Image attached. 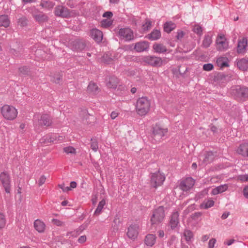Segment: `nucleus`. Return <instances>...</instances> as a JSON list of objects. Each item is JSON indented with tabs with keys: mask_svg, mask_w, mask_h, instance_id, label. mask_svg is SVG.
I'll list each match as a JSON object with an SVG mask.
<instances>
[{
	"mask_svg": "<svg viewBox=\"0 0 248 248\" xmlns=\"http://www.w3.org/2000/svg\"><path fill=\"white\" fill-rule=\"evenodd\" d=\"M150 135V140L153 143L160 142L162 138L168 132L167 128H163L159 124L153 125Z\"/></svg>",
	"mask_w": 248,
	"mask_h": 248,
	"instance_id": "f257e3e1",
	"label": "nucleus"
},
{
	"mask_svg": "<svg viewBox=\"0 0 248 248\" xmlns=\"http://www.w3.org/2000/svg\"><path fill=\"white\" fill-rule=\"evenodd\" d=\"M232 94L237 101L244 102L248 99V88L236 85L232 89Z\"/></svg>",
	"mask_w": 248,
	"mask_h": 248,
	"instance_id": "f03ea898",
	"label": "nucleus"
},
{
	"mask_svg": "<svg viewBox=\"0 0 248 248\" xmlns=\"http://www.w3.org/2000/svg\"><path fill=\"white\" fill-rule=\"evenodd\" d=\"M165 208L159 206L153 211L150 221L152 226H156L161 223L165 217Z\"/></svg>",
	"mask_w": 248,
	"mask_h": 248,
	"instance_id": "7ed1b4c3",
	"label": "nucleus"
},
{
	"mask_svg": "<svg viewBox=\"0 0 248 248\" xmlns=\"http://www.w3.org/2000/svg\"><path fill=\"white\" fill-rule=\"evenodd\" d=\"M150 103L146 97L139 98L136 106L137 113L140 116H145L149 111Z\"/></svg>",
	"mask_w": 248,
	"mask_h": 248,
	"instance_id": "20e7f679",
	"label": "nucleus"
},
{
	"mask_svg": "<svg viewBox=\"0 0 248 248\" xmlns=\"http://www.w3.org/2000/svg\"><path fill=\"white\" fill-rule=\"evenodd\" d=\"M1 113L5 119L9 120H14L17 114V110L14 107L7 105L1 108Z\"/></svg>",
	"mask_w": 248,
	"mask_h": 248,
	"instance_id": "39448f33",
	"label": "nucleus"
},
{
	"mask_svg": "<svg viewBox=\"0 0 248 248\" xmlns=\"http://www.w3.org/2000/svg\"><path fill=\"white\" fill-rule=\"evenodd\" d=\"M87 41L82 38H78L70 43L71 49L74 51L80 52L84 50L87 46Z\"/></svg>",
	"mask_w": 248,
	"mask_h": 248,
	"instance_id": "423d86ee",
	"label": "nucleus"
},
{
	"mask_svg": "<svg viewBox=\"0 0 248 248\" xmlns=\"http://www.w3.org/2000/svg\"><path fill=\"white\" fill-rule=\"evenodd\" d=\"M143 62L154 67H160L163 62L160 57L155 56H146L143 57Z\"/></svg>",
	"mask_w": 248,
	"mask_h": 248,
	"instance_id": "0eeeda50",
	"label": "nucleus"
},
{
	"mask_svg": "<svg viewBox=\"0 0 248 248\" xmlns=\"http://www.w3.org/2000/svg\"><path fill=\"white\" fill-rule=\"evenodd\" d=\"M165 179L164 175L161 174L158 171L157 172L152 174L151 177V184L155 188L161 186Z\"/></svg>",
	"mask_w": 248,
	"mask_h": 248,
	"instance_id": "6e6552de",
	"label": "nucleus"
},
{
	"mask_svg": "<svg viewBox=\"0 0 248 248\" xmlns=\"http://www.w3.org/2000/svg\"><path fill=\"white\" fill-rule=\"evenodd\" d=\"M0 180L4 188L5 191L7 193H10L11 191L10 177L6 172H2L0 174Z\"/></svg>",
	"mask_w": 248,
	"mask_h": 248,
	"instance_id": "1a4fd4ad",
	"label": "nucleus"
},
{
	"mask_svg": "<svg viewBox=\"0 0 248 248\" xmlns=\"http://www.w3.org/2000/svg\"><path fill=\"white\" fill-rule=\"evenodd\" d=\"M118 35L126 41H130L134 39L133 31L129 28H121L119 30Z\"/></svg>",
	"mask_w": 248,
	"mask_h": 248,
	"instance_id": "9d476101",
	"label": "nucleus"
},
{
	"mask_svg": "<svg viewBox=\"0 0 248 248\" xmlns=\"http://www.w3.org/2000/svg\"><path fill=\"white\" fill-rule=\"evenodd\" d=\"M195 184L194 180L191 177H187L181 181L179 187L183 191H187L191 189Z\"/></svg>",
	"mask_w": 248,
	"mask_h": 248,
	"instance_id": "9b49d317",
	"label": "nucleus"
},
{
	"mask_svg": "<svg viewBox=\"0 0 248 248\" xmlns=\"http://www.w3.org/2000/svg\"><path fill=\"white\" fill-rule=\"evenodd\" d=\"M31 14L35 21L39 24L47 22L48 20V17L46 14L37 10L32 11Z\"/></svg>",
	"mask_w": 248,
	"mask_h": 248,
	"instance_id": "f8f14e48",
	"label": "nucleus"
},
{
	"mask_svg": "<svg viewBox=\"0 0 248 248\" xmlns=\"http://www.w3.org/2000/svg\"><path fill=\"white\" fill-rule=\"evenodd\" d=\"M54 14L57 16L62 18H67L70 16V13L69 9L62 5L57 6L55 8Z\"/></svg>",
	"mask_w": 248,
	"mask_h": 248,
	"instance_id": "ddd939ff",
	"label": "nucleus"
},
{
	"mask_svg": "<svg viewBox=\"0 0 248 248\" xmlns=\"http://www.w3.org/2000/svg\"><path fill=\"white\" fill-rule=\"evenodd\" d=\"M216 43L217 49L219 51H225L228 48V42L223 35L218 36Z\"/></svg>",
	"mask_w": 248,
	"mask_h": 248,
	"instance_id": "4468645a",
	"label": "nucleus"
},
{
	"mask_svg": "<svg viewBox=\"0 0 248 248\" xmlns=\"http://www.w3.org/2000/svg\"><path fill=\"white\" fill-rule=\"evenodd\" d=\"M139 226L137 224H131L127 229V235L128 238L135 240L139 234Z\"/></svg>",
	"mask_w": 248,
	"mask_h": 248,
	"instance_id": "2eb2a0df",
	"label": "nucleus"
},
{
	"mask_svg": "<svg viewBox=\"0 0 248 248\" xmlns=\"http://www.w3.org/2000/svg\"><path fill=\"white\" fill-rule=\"evenodd\" d=\"M233 75L231 74H225L224 73H218L215 76V80L218 82H225L233 79Z\"/></svg>",
	"mask_w": 248,
	"mask_h": 248,
	"instance_id": "dca6fc26",
	"label": "nucleus"
},
{
	"mask_svg": "<svg viewBox=\"0 0 248 248\" xmlns=\"http://www.w3.org/2000/svg\"><path fill=\"white\" fill-rule=\"evenodd\" d=\"M132 44V46H133ZM149 43L147 41H140L134 44L133 49L137 52H141L148 50Z\"/></svg>",
	"mask_w": 248,
	"mask_h": 248,
	"instance_id": "f3484780",
	"label": "nucleus"
},
{
	"mask_svg": "<svg viewBox=\"0 0 248 248\" xmlns=\"http://www.w3.org/2000/svg\"><path fill=\"white\" fill-rule=\"evenodd\" d=\"M39 124L41 126H49L52 123V120L50 116L47 114H42L38 120Z\"/></svg>",
	"mask_w": 248,
	"mask_h": 248,
	"instance_id": "a211bd4d",
	"label": "nucleus"
},
{
	"mask_svg": "<svg viewBox=\"0 0 248 248\" xmlns=\"http://www.w3.org/2000/svg\"><path fill=\"white\" fill-rule=\"evenodd\" d=\"M248 45L247 38L244 37L238 42L237 52L238 54H243L246 52V48Z\"/></svg>",
	"mask_w": 248,
	"mask_h": 248,
	"instance_id": "6ab92c4d",
	"label": "nucleus"
},
{
	"mask_svg": "<svg viewBox=\"0 0 248 248\" xmlns=\"http://www.w3.org/2000/svg\"><path fill=\"white\" fill-rule=\"evenodd\" d=\"M90 36L97 43L101 42L103 39L102 32L96 29H93L91 30Z\"/></svg>",
	"mask_w": 248,
	"mask_h": 248,
	"instance_id": "aec40b11",
	"label": "nucleus"
},
{
	"mask_svg": "<svg viewBox=\"0 0 248 248\" xmlns=\"http://www.w3.org/2000/svg\"><path fill=\"white\" fill-rule=\"evenodd\" d=\"M236 152L242 156L248 157V142H245L240 144Z\"/></svg>",
	"mask_w": 248,
	"mask_h": 248,
	"instance_id": "412c9836",
	"label": "nucleus"
},
{
	"mask_svg": "<svg viewBox=\"0 0 248 248\" xmlns=\"http://www.w3.org/2000/svg\"><path fill=\"white\" fill-rule=\"evenodd\" d=\"M56 140L57 135L51 133L43 137L40 140V141L41 143H44L45 144H48L51 142L56 143Z\"/></svg>",
	"mask_w": 248,
	"mask_h": 248,
	"instance_id": "4be33fe9",
	"label": "nucleus"
},
{
	"mask_svg": "<svg viewBox=\"0 0 248 248\" xmlns=\"http://www.w3.org/2000/svg\"><path fill=\"white\" fill-rule=\"evenodd\" d=\"M179 223V214L178 212L172 213L170 221V224L172 229H175Z\"/></svg>",
	"mask_w": 248,
	"mask_h": 248,
	"instance_id": "5701e85b",
	"label": "nucleus"
},
{
	"mask_svg": "<svg viewBox=\"0 0 248 248\" xmlns=\"http://www.w3.org/2000/svg\"><path fill=\"white\" fill-rule=\"evenodd\" d=\"M146 37L151 41H155L159 39L161 37V32L159 30L154 29Z\"/></svg>",
	"mask_w": 248,
	"mask_h": 248,
	"instance_id": "b1692460",
	"label": "nucleus"
},
{
	"mask_svg": "<svg viewBox=\"0 0 248 248\" xmlns=\"http://www.w3.org/2000/svg\"><path fill=\"white\" fill-rule=\"evenodd\" d=\"M156 238L155 235L148 234L145 237L144 243L147 246L152 247L155 243Z\"/></svg>",
	"mask_w": 248,
	"mask_h": 248,
	"instance_id": "393cba45",
	"label": "nucleus"
},
{
	"mask_svg": "<svg viewBox=\"0 0 248 248\" xmlns=\"http://www.w3.org/2000/svg\"><path fill=\"white\" fill-rule=\"evenodd\" d=\"M119 83L118 78L112 76L108 79V81L107 82V86L109 88L115 89Z\"/></svg>",
	"mask_w": 248,
	"mask_h": 248,
	"instance_id": "a878e982",
	"label": "nucleus"
},
{
	"mask_svg": "<svg viewBox=\"0 0 248 248\" xmlns=\"http://www.w3.org/2000/svg\"><path fill=\"white\" fill-rule=\"evenodd\" d=\"M237 67L242 70L246 71L248 68V60L243 58L239 60L237 62Z\"/></svg>",
	"mask_w": 248,
	"mask_h": 248,
	"instance_id": "bb28decb",
	"label": "nucleus"
},
{
	"mask_svg": "<svg viewBox=\"0 0 248 248\" xmlns=\"http://www.w3.org/2000/svg\"><path fill=\"white\" fill-rule=\"evenodd\" d=\"M46 225L45 223L39 219L35 220L34 222V227L39 232H44Z\"/></svg>",
	"mask_w": 248,
	"mask_h": 248,
	"instance_id": "cd10ccee",
	"label": "nucleus"
},
{
	"mask_svg": "<svg viewBox=\"0 0 248 248\" xmlns=\"http://www.w3.org/2000/svg\"><path fill=\"white\" fill-rule=\"evenodd\" d=\"M98 87L95 83L90 82L87 87V91L89 93L95 94L98 92Z\"/></svg>",
	"mask_w": 248,
	"mask_h": 248,
	"instance_id": "c85d7f7f",
	"label": "nucleus"
},
{
	"mask_svg": "<svg viewBox=\"0 0 248 248\" xmlns=\"http://www.w3.org/2000/svg\"><path fill=\"white\" fill-rule=\"evenodd\" d=\"M153 47L155 52L159 53H165L167 51L166 47L162 44L155 43Z\"/></svg>",
	"mask_w": 248,
	"mask_h": 248,
	"instance_id": "c756f323",
	"label": "nucleus"
},
{
	"mask_svg": "<svg viewBox=\"0 0 248 248\" xmlns=\"http://www.w3.org/2000/svg\"><path fill=\"white\" fill-rule=\"evenodd\" d=\"M176 27V26L175 23L172 21H167L164 24V31L167 33H170Z\"/></svg>",
	"mask_w": 248,
	"mask_h": 248,
	"instance_id": "7c9ffc66",
	"label": "nucleus"
},
{
	"mask_svg": "<svg viewBox=\"0 0 248 248\" xmlns=\"http://www.w3.org/2000/svg\"><path fill=\"white\" fill-rule=\"evenodd\" d=\"M217 65L221 67H228V59L225 57H219L217 60Z\"/></svg>",
	"mask_w": 248,
	"mask_h": 248,
	"instance_id": "2f4dec72",
	"label": "nucleus"
},
{
	"mask_svg": "<svg viewBox=\"0 0 248 248\" xmlns=\"http://www.w3.org/2000/svg\"><path fill=\"white\" fill-rule=\"evenodd\" d=\"M10 20L7 15H1L0 16V26L7 27L9 26Z\"/></svg>",
	"mask_w": 248,
	"mask_h": 248,
	"instance_id": "473e14b6",
	"label": "nucleus"
},
{
	"mask_svg": "<svg viewBox=\"0 0 248 248\" xmlns=\"http://www.w3.org/2000/svg\"><path fill=\"white\" fill-rule=\"evenodd\" d=\"M227 186L226 185H220L214 189H213L212 193L213 195H217L226 191L227 189Z\"/></svg>",
	"mask_w": 248,
	"mask_h": 248,
	"instance_id": "72a5a7b5",
	"label": "nucleus"
},
{
	"mask_svg": "<svg viewBox=\"0 0 248 248\" xmlns=\"http://www.w3.org/2000/svg\"><path fill=\"white\" fill-rule=\"evenodd\" d=\"M203 159V162L205 163H208L212 162L214 158V153L212 151L206 152Z\"/></svg>",
	"mask_w": 248,
	"mask_h": 248,
	"instance_id": "f704fd0d",
	"label": "nucleus"
},
{
	"mask_svg": "<svg viewBox=\"0 0 248 248\" xmlns=\"http://www.w3.org/2000/svg\"><path fill=\"white\" fill-rule=\"evenodd\" d=\"M40 5L43 8L51 9L54 7L55 3L49 0H43L41 2Z\"/></svg>",
	"mask_w": 248,
	"mask_h": 248,
	"instance_id": "c9c22d12",
	"label": "nucleus"
},
{
	"mask_svg": "<svg viewBox=\"0 0 248 248\" xmlns=\"http://www.w3.org/2000/svg\"><path fill=\"white\" fill-rule=\"evenodd\" d=\"M212 38L210 35H205L202 43V47L204 48H207L209 47L211 44L212 43Z\"/></svg>",
	"mask_w": 248,
	"mask_h": 248,
	"instance_id": "e433bc0d",
	"label": "nucleus"
},
{
	"mask_svg": "<svg viewBox=\"0 0 248 248\" xmlns=\"http://www.w3.org/2000/svg\"><path fill=\"white\" fill-rule=\"evenodd\" d=\"M106 204L105 200L103 199L102 200L99 202V204L96 209V210L94 211V215L95 216L99 215L102 210V209L103 208L104 206Z\"/></svg>",
	"mask_w": 248,
	"mask_h": 248,
	"instance_id": "4c0bfd02",
	"label": "nucleus"
},
{
	"mask_svg": "<svg viewBox=\"0 0 248 248\" xmlns=\"http://www.w3.org/2000/svg\"><path fill=\"white\" fill-rule=\"evenodd\" d=\"M62 75H61L59 73L55 74V75L53 76L51 79V81L52 82L59 84H60L62 82Z\"/></svg>",
	"mask_w": 248,
	"mask_h": 248,
	"instance_id": "58836bf2",
	"label": "nucleus"
},
{
	"mask_svg": "<svg viewBox=\"0 0 248 248\" xmlns=\"http://www.w3.org/2000/svg\"><path fill=\"white\" fill-rule=\"evenodd\" d=\"M18 70L19 74L21 75H28L30 73V69L27 66H21L19 68Z\"/></svg>",
	"mask_w": 248,
	"mask_h": 248,
	"instance_id": "ea45409f",
	"label": "nucleus"
},
{
	"mask_svg": "<svg viewBox=\"0 0 248 248\" xmlns=\"http://www.w3.org/2000/svg\"><path fill=\"white\" fill-rule=\"evenodd\" d=\"M184 236L186 242H189L193 237V232L189 230H185L184 232Z\"/></svg>",
	"mask_w": 248,
	"mask_h": 248,
	"instance_id": "a19ab883",
	"label": "nucleus"
},
{
	"mask_svg": "<svg viewBox=\"0 0 248 248\" xmlns=\"http://www.w3.org/2000/svg\"><path fill=\"white\" fill-rule=\"evenodd\" d=\"M102 61L106 64H109L113 61V59L109 54H105L102 57Z\"/></svg>",
	"mask_w": 248,
	"mask_h": 248,
	"instance_id": "79ce46f5",
	"label": "nucleus"
},
{
	"mask_svg": "<svg viewBox=\"0 0 248 248\" xmlns=\"http://www.w3.org/2000/svg\"><path fill=\"white\" fill-rule=\"evenodd\" d=\"M22 49V47L21 46H19L17 49L11 48L10 49V52L11 53L13 54L15 56H19L20 52H21Z\"/></svg>",
	"mask_w": 248,
	"mask_h": 248,
	"instance_id": "37998d69",
	"label": "nucleus"
},
{
	"mask_svg": "<svg viewBox=\"0 0 248 248\" xmlns=\"http://www.w3.org/2000/svg\"><path fill=\"white\" fill-rule=\"evenodd\" d=\"M112 20L108 19H103L101 22V25L104 28H108L112 24Z\"/></svg>",
	"mask_w": 248,
	"mask_h": 248,
	"instance_id": "c03bdc74",
	"label": "nucleus"
},
{
	"mask_svg": "<svg viewBox=\"0 0 248 248\" xmlns=\"http://www.w3.org/2000/svg\"><path fill=\"white\" fill-rule=\"evenodd\" d=\"M91 148L94 151L96 152L98 149V142L96 139H91Z\"/></svg>",
	"mask_w": 248,
	"mask_h": 248,
	"instance_id": "a18cd8bd",
	"label": "nucleus"
},
{
	"mask_svg": "<svg viewBox=\"0 0 248 248\" xmlns=\"http://www.w3.org/2000/svg\"><path fill=\"white\" fill-rule=\"evenodd\" d=\"M80 0H67V5L71 8L76 7Z\"/></svg>",
	"mask_w": 248,
	"mask_h": 248,
	"instance_id": "49530a36",
	"label": "nucleus"
},
{
	"mask_svg": "<svg viewBox=\"0 0 248 248\" xmlns=\"http://www.w3.org/2000/svg\"><path fill=\"white\" fill-rule=\"evenodd\" d=\"M28 20L25 16H22L18 19V24L21 27H25L28 24Z\"/></svg>",
	"mask_w": 248,
	"mask_h": 248,
	"instance_id": "de8ad7c7",
	"label": "nucleus"
},
{
	"mask_svg": "<svg viewBox=\"0 0 248 248\" xmlns=\"http://www.w3.org/2000/svg\"><path fill=\"white\" fill-rule=\"evenodd\" d=\"M193 31L198 35H201L202 33V30L201 26L199 25H195L193 28Z\"/></svg>",
	"mask_w": 248,
	"mask_h": 248,
	"instance_id": "09e8293b",
	"label": "nucleus"
},
{
	"mask_svg": "<svg viewBox=\"0 0 248 248\" xmlns=\"http://www.w3.org/2000/svg\"><path fill=\"white\" fill-rule=\"evenodd\" d=\"M63 151L64 152H65L67 154H76V149L72 146H68V147L64 148Z\"/></svg>",
	"mask_w": 248,
	"mask_h": 248,
	"instance_id": "8fccbe9b",
	"label": "nucleus"
},
{
	"mask_svg": "<svg viewBox=\"0 0 248 248\" xmlns=\"http://www.w3.org/2000/svg\"><path fill=\"white\" fill-rule=\"evenodd\" d=\"M152 25V22L149 19H146V22L143 24L142 27L144 31H148L151 28Z\"/></svg>",
	"mask_w": 248,
	"mask_h": 248,
	"instance_id": "3c124183",
	"label": "nucleus"
},
{
	"mask_svg": "<svg viewBox=\"0 0 248 248\" xmlns=\"http://www.w3.org/2000/svg\"><path fill=\"white\" fill-rule=\"evenodd\" d=\"M6 223V220L3 214L0 213V229L4 227Z\"/></svg>",
	"mask_w": 248,
	"mask_h": 248,
	"instance_id": "603ef678",
	"label": "nucleus"
},
{
	"mask_svg": "<svg viewBox=\"0 0 248 248\" xmlns=\"http://www.w3.org/2000/svg\"><path fill=\"white\" fill-rule=\"evenodd\" d=\"M214 68V65L213 64L209 63L204 64L203 65V69L206 71H210L213 70Z\"/></svg>",
	"mask_w": 248,
	"mask_h": 248,
	"instance_id": "864d4df0",
	"label": "nucleus"
},
{
	"mask_svg": "<svg viewBox=\"0 0 248 248\" xmlns=\"http://www.w3.org/2000/svg\"><path fill=\"white\" fill-rule=\"evenodd\" d=\"M214 204V202L213 200H208L204 203V208L208 209L212 207Z\"/></svg>",
	"mask_w": 248,
	"mask_h": 248,
	"instance_id": "5fc2aeb1",
	"label": "nucleus"
},
{
	"mask_svg": "<svg viewBox=\"0 0 248 248\" xmlns=\"http://www.w3.org/2000/svg\"><path fill=\"white\" fill-rule=\"evenodd\" d=\"M238 179L242 182H248V174L240 175L238 176Z\"/></svg>",
	"mask_w": 248,
	"mask_h": 248,
	"instance_id": "6e6d98bb",
	"label": "nucleus"
},
{
	"mask_svg": "<svg viewBox=\"0 0 248 248\" xmlns=\"http://www.w3.org/2000/svg\"><path fill=\"white\" fill-rule=\"evenodd\" d=\"M52 222L57 226H62L63 224V222L57 219L53 218L52 219Z\"/></svg>",
	"mask_w": 248,
	"mask_h": 248,
	"instance_id": "4d7b16f0",
	"label": "nucleus"
},
{
	"mask_svg": "<svg viewBox=\"0 0 248 248\" xmlns=\"http://www.w3.org/2000/svg\"><path fill=\"white\" fill-rule=\"evenodd\" d=\"M202 215V213L200 212H195L191 215V218L193 220H197Z\"/></svg>",
	"mask_w": 248,
	"mask_h": 248,
	"instance_id": "13d9d810",
	"label": "nucleus"
},
{
	"mask_svg": "<svg viewBox=\"0 0 248 248\" xmlns=\"http://www.w3.org/2000/svg\"><path fill=\"white\" fill-rule=\"evenodd\" d=\"M184 35L185 33L183 31L181 30H179L177 32L176 38H177V40H180L184 37Z\"/></svg>",
	"mask_w": 248,
	"mask_h": 248,
	"instance_id": "bf43d9fd",
	"label": "nucleus"
},
{
	"mask_svg": "<svg viewBox=\"0 0 248 248\" xmlns=\"http://www.w3.org/2000/svg\"><path fill=\"white\" fill-rule=\"evenodd\" d=\"M113 16V13L111 11L105 12L103 15V17H107L108 19H110Z\"/></svg>",
	"mask_w": 248,
	"mask_h": 248,
	"instance_id": "052dcab7",
	"label": "nucleus"
},
{
	"mask_svg": "<svg viewBox=\"0 0 248 248\" xmlns=\"http://www.w3.org/2000/svg\"><path fill=\"white\" fill-rule=\"evenodd\" d=\"M58 186L60 188L62 189L63 192H67L70 190V187H69V186H65L64 184H59Z\"/></svg>",
	"mask_w": 248,
	"mask_h": 248,
	"instance_id": "680f3d73",
	"label": "nucleus"
},
{
	"mask_svg": "<svg viewBox=\"0 0 248 248\" xmlns=\"http://www.w3.org/2000/svg\"><path fill=\"white\" fill-rule=\"evenodd\" d=\"M216 242V239L212 238L211 239H210L208 243V248H214Z\"/></svg>",
	"mask_w": 248,
	"mask_h": 248,
	"instance_id": "e2e57ef3",
	"label": "nucleus"
},
{
	"mask_svg": "<svg viewBox=\"0 0 248 248\" xmlns=\"http://www.w3.org/2000/svg\"><path fill=\"white\" fill-rule=\"evenodd\" d=\"M46 180V177L44 175H42L38 181L39 186H41L43 185L45 183Z\"/></svg>",
	"mask_w": 248,
	"mask_h": 248,
	"instance_id": "0e129e2a",
	"label": "nucleus"
},
{
	"mask_svg": "<svg viewBox=\"0 0 248 248\" xmlns=\"http://www.w3.org/2000/svg\"><path fill=\"white\" fill-rule=\"evenodd\" d=\"M86 241V236L85 235L81 236L78 239V242L79 243H84Z\"/></svg>",
	"mask_w": 248,
	"mask_h": 248,
	"instance_id": "69168bd1",
	"label": "nucleus"
},
{
	"mask_svg": "<svg viewBox=\"0 0 248 248\" xmlns=\"http://www.w3.org/2000/svg\"><path fill=\"white\" fill-rule=\"evenodd\" d=\"M243 193L245 197L248 199V186L244 188Z\"/></svg>",
	"mask_w": 248,
	"mask_h": 248,
	"instance_id": "338daca9",
	"label": "nucleus"
},
{
	"mask_svg": "<svg viewBox=\"0 0 248 248\" xmlns=\"http://www.w3.org/2000/svg\"><path fill=\"white\" fill-rule=\"evenodd\" d=\"M235 241V240L233 239H230V240H229L228 241H225L224 244L225 245H227L228 246H230L232 244H233L234 243V242Z\"/></svg>",
	"mask_w": 248,
	"mask_h": 248,
	"instance_id": "774afa93",
	"label": "nucleus"
}]
</instances>
